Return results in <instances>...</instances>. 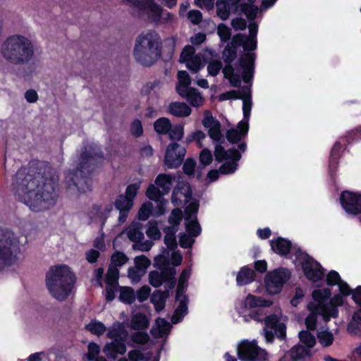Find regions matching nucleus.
Listing matches in <instances>:
<instances>
[{"instance_id": "obj_30", "label": "nucleus", "mask_w": 361, "mask_h": 361, "mask_svg": "<svg viewBox=\"0 0 361 361\" xmlns=\"http://www.w3.org/2000/svg\"><path fill=\"white\" fill-rule=\"evenodd\" d=\"M171 326L169 322L158 318L151 329V334L155 338L166 339L171 331Z\"/></svg>"}, {"instance_id": "obj_54", "label": "nucleus", "mask_w": 361, "mask_h": 361, "mask_svg": "<svg viewBox=\"0 0 361 361\" xmlns=\"http://www.w3.org/2000/svg\"><path fill=\"white\" fill-rule=\"evenodd\" d=\"M147 235L152 240H158L161 238V234L158 228L156 221H149L147 224V228L146 230Z\"/></svg>"}, {"instance_id": "obj_32", "label": "nucleus", "mask_w": 361, "mask_h": 361, "mask_svg": "<svg viewBox=\"0 0 361 361\" xmlns=\"http://www.w3.org/2000/svg\"><path fill=\"white\" fill-rule=\"evenodd\" d=\"M182 98L185 99L192 106L200 107L204 104V98L202 93L195 87H190L179 94Z\"/></svg>"}, {"instance_id": "obj_7", "label": "nucleus", "mask_w": 361, "mask_h": 361, "mask_svg": "<svg viewBox=\"0 0 361 361\" xmlns=\"http://www.w3.org/2000/svg\"><path fill=\"white\" fill-rule=\"evenodd\" d=\"M0 52L8 63L20 65L29 62L34 55V47L30 39L21 35L8 37L1 44Z\"/></svg>"}, {"instance_id": "obj_28", "label": "nucleus", "mask_w": 361, "mask_h": 361, "mask_svg": "<svg viewBox=\"0 0 361 361\" xmlns=\"http://www.w3.org/2000/svg\"><path fill=\"white\" fill-rule=\"evenodd\" d=\"M127 351L125 342L111 341L107 342L103 347V353L110 359H116L118 355H124Z\"/></svg>"}, {"instance_id": "obj_25", "label": "nucleus", "mask_w": 361, "mask_h": 361, "mask_svg": "<svg viewBox=\"0 0 361 361\" xmlns=\"http://www.w3.org/2000/svg\"><path fill=\"white\" fill-rule=\"evenodd\" d=\"M240 99H242L243 101V111L244 118L239 122V127L243 128L244 132H247L249 128L248 121L252 109L251 92L250 87H244L240 89Z\"/></svg>"}, {"instance_id": "obj_21", "label": "nucleus", "mask_w": 361, "mask_h": 361, "mask_svg": "<svg viewBox=\"0 0 361 361\" xmlns=\"http://www.w3.org/2000/svg\"><path fill=\"white\" fill-rule=\"evenodd\" d=\"M340 202L346 213L353 215L361 214V194L349 191L343 192Z\"/></svg>"}, {"instance_id": "obj_6", "label": "nucleus", "mask_w": 361, "mask_h": 361, "mask_svg": "<svg viewBox=\"0 0 361 361\" xmlns=\"http://www.w3.org/2000/svg\"><path fill=\"white\" fill-rule=\"evenodd\" d=\"M99 149L90 147L86 149L85 152L81 157L79 163L80 169L78 168V158L74 161L75 169L69 170L65 177V182L70 192L73 195H80L88 191L90 188V180L83 176L84 171H87L90 165L93 164L97 158L101 157Z\"/></svg>"}, {"instance_id": "obj_48", "label": "nucleus", "mask_w": 361, "mask_h": 361, "mask_svg": "<svg viewBox=\"0 0 361 361\" xmlns=\"http://www.w3.org/2000/svg\"><path fill=\"white\" fill-rule=\"evenodd\" d=\"M157 209V205L154 208L152 202H146L142 205L138 212V219L142 221H145L149 218L150 214L157 216L154 214V211Z\"/></svg>"}, {"instance_id": "obj_15", "label": "nucleus", "mask_w": 361, "mask_h": 361, "mask_svg": "<svg viewBox=\"0 0 361 361\" xmlns=\"http://www.w3.org/2000/svg\"><path fill=\"white\" fill-rule=\"evenodd\" d=\"M190 274L191 272L189 269H184L180 276L176 290V300L178 302V305L171 318L173 324L180 322L188 313V298L183 293L187 288V283Z\"/></svg>"}, {"instance_id": "obj_12", "label": "nucleus", "mask_w": 361, "mask_h": 361, "mask_svg": "<svg viewBox=\"0 0 361 361\" xmlns=\"http://www.w3.org/2000/svg\"><path fill=\"white\" fill-rule=\"evenodd\" d=\"M170 8L176 4L177 0H163ZM125 4L137 9L140 15L154 22L169 18L170 14L162 11L155 0H124Z\"/></svg>"}, {"instance_id": "obj_1", "label": "nucleus", "mask_w": 361, "mask_h": 361, "mask_svg": "<svg viewBox=\"0 0 361 361\" xmlns=\"http://www.w3.org/2000/svg\"><path fill=\"white\" fill-rule=\"evenodd\" d=\"M58 177L49 167L37 172L33 169H20L16 176L14 190L19 198L30 209L39 212L53 207L58 195Z\"/></svg>"}, {"instance_id": "obj_18", "label": "nucleus", "mask_w": 361, "mask_h": 361, "mask_svg": "<svg viewBox=\"0 0 361 361\" xmlns=\"http://www.w3.org/2000/svg\"><path fill=\"white\" fill-rule=\"evenodd\" d=\"M238 355L243 361H264L267 359V353L255 340L241 341L238 345Z\"/></svg>"}, {"instance_id": "obj_60", "label": "nucleus", "mask_w": 361, "mask_h": 361, "mask_svg": "<svg viewBox=\"0 0 361 361\" xmlns=\"http://www.w3.org/2000/svg\"><path fill=\"white\" fill-rule=\"evenodd\" d=\"M140 186L141 181H137L129 185L126 188V195L124 196L128 199H130L133 202V200L135 197L137 191L140 188Z\"/></svg>"}, {"instance_id": "obj_59", "label": "nucleus", "mask_w": 361, "mask_h": 361, "mask_svg": "<svg viewBox=\"0 0 361 361\" xmlns=\"http://www.w3.org/2000/svg\"><path fill=\"white\" fill-rule=\"evenodd\" d=\"M128 261V257L123 252H117L111 257L112 266L109 267H115L123 266Z\"/></svg>"}, {"instance_id": "obj_17", "label": "nucleus", "mask_w": 361, "mask_h": 361, "mask_svg": "<svg viewBox=\"0 0 361 361\" xmlns=\"http://www.w3.org/2000/svg\"><path fill=\"white\" fill-rule=\"evenodd\" d=\"M290 277V271L284 268L268 272L264 278V286L267 292L269 295L279 293Z\"/></svg>"}, {"instance_id": "obj_42", "label": "nucleus", "mask_w": 361, "mask_h": 361, "mask_svg": "<svg viewBox=\"0 0 361 361\" xmlns=\"http://www.w3.org/2000/svg\"><path fill=\"white\" fill-rule=\"evenodd\" d=\"M169 290H166L164 292L157 290L153 293L151 301L154 305V307L157 312L162 310L165 307L166 299L169 298Z\"/></svg>"}, {"instance_id": "obj_39", "label": "nucleus", "mask_w": 361, "mask_h": 361, "mask_svg": "<svg viewBox=\"0 0 361 361\" xmlns=\"http://www.w3.org/2000/svg\"><path fill=\"white\" fill-rule=\"evenodd\" d=\"M293 360H305L311 357V349L302 345L294 346L288 354Z\"/></svg>"}, {"instance_id": "obj_9", "label": "nucleus", "mask_w": 361, "mask_h": 361, "mask_svg": "<svg viewBox=\"0 0 361 361\" xmlns=\"http://www.w3.org/2000/svg\"><path fill=\"white\" fill-rule=\"evenodd\" d=\"M326 281L329 286H337L340 295L344 298L352 295L355 302L361 307V286L352 290L349 285L341 279L339 274L336 271H331L326 276ZM348 331L355 335H361V308L353 315L352 320L348 325Z\"/></svg>"}, {"instance_id": "obj_35", "label": "nucleus", "mask_w": 361, "mask_h": 361, "mask_svg": "<svg viewBox=\"0 0 361 361\" xmlns=\"http://www.w3.org/2000/svg\"><path fill=\"white\" fill-rule=\"evenodd\" d=\"M170 114L177 117H188L192 113L191 108L184 102H175L169 106Z\"/></svg>"}, {"instance_id": "obj_16", "label": "nucleus", "mask_w": 361, "mask_h": 361, "mask_svg": "<svg viewBox=\"0 0 361 361\" xmlns=\"http://www.w3.org/2000/svg\"><path fill=\"white\" fill-rule=\"evenodd\" d=\"M287 317L281 312L267 317L264 319V336L267 342H271L274 336L283 338L286 335Z\"/></svg>"}, {"instance_id": "obj_22", "label": "nucleus", "mask_w": 361, "mask_h": 361, "mask_svg": "<svg viewBox=\"0 0 361 361\" xmlns=\"http://www.w3.org/2000/svg\"><path fill=\"white\" fill-rule=\"evenodd\" d=\"M180 61L184 63L186 67L192 73H197L204 66V63L200 56L195 54L192 46H186L180 56Z\"/></svg>"}, {"instance_id": "obj_13", "label": "nucleus", "mask_w": 361, "mask_h": 361, "mask_svg": "<svg viewBox=\"0 0 361 361\" xmlns=\"http://www.w3.org/2000/svg\"><path fill=\"white\" fill-rule=\"evenodd\" d=\"M241 0H218L216 1L217 15L223 20H226L230 13H243L248 19H254L258 12V7L253 4L255 0H247L249 4H239Z\"/></svg>"}, {"instance_id": "obj_26", "label": "nucleus", "mask_w": 361, "mask_h": 361, "mask_svg": "<svg viewBox=\"0 0 361 361\" xmlns=\"http://www.w3.org/2000/svg\"><path fill=\"white\" fill-rule=\"evenodd\" d=\"M164 195L165 194L153 184L149 185L146 191L147 197L154 201L157 205V209L154 212L157 216H160L164 213L166 206L168 204V201L162 198Z\"/></svg>"}, {"instance_id": "obj_56", "label": "nucleus", "mask_w": 361, "mask_h": 361, "mask_svg": "<svg viewBox=\"0 0 361 361\" xmlns=\"http://www.w3.org/2000/svg\"><path fill=\"white\" fill-rule=\"evenodd\" d=\"M130 339L135 344L145 345L149 342V336L147 333L140 331L133 333Z\"/></svg>"}, {"instance_id": "obj_37", "label": "nucleus", "mask_w": 361, "mask_h": 361, "mask_svg": "<svg viewBox=\"0 0 361 361\" xmlns=\"http://www.w3.org/2000/svg\"><path fill=\"white\" fill-rule=\"evenodd\" d=\"M254 279V271L247 267H243L237 274L236 282L238 286H244L252 282Z\"/></svg>"}, {"instance_id": "obj_36", "label": "nucleus", "mask_w": 361, "mask_h": 361, "mask_svg": "<svg viewBox=\"0 0 361 361\" xmlns=\"http://www.w3.org/2000/svg\"><path fill=\"white\" fill-rule=\"evenodd\" d=\"M142 224L138 222H133L126 229V234L130 240L137 243L144 238L142 231Z\"/></svg>"}, {"instance_id": "obj_20", "label": "nucleus", "mask_w": 361, "mask_h": 361, "mask_svg": "<svg viewBox=\"0 0 361 361\" xmlns=\"http://www.w3.org/2000/svg\"><path fill=\"white\" fill-rule=\"evenodd\" d=\"M202 123L204 128L207 130L208 135L210 139L216 144L221 145V142L224 140V136L221 133V125L220 122L213 116L212 114L209 110L204 111V118Z\"/></svg>"}, {"instance_id": "obj_10", "label": "nucleus", "mask_w": 361, "mask_h": 361, "mask_svg": "<svg viewBox=\"0 0 361 361\" xmlns=\"http://www.w3.org/2000/svg\"><path fill=\"white\" fill-rule=\"evenodd\" d=\"M22 259L20 236L10 230H0V269Z\"/></svg>"}, {"instance_id": "obj_29", "label": "nucleus", "mask_w": 361, "mask_h": 361, "mask_svg": "<svg viewBox=\"0 0 361 361\" xmlns=\"http://www.w3.org/2000/svg\"><path fill=\"white\" fill-rule=\"evenodd\" d=\"M128 332L125 324L122 322H115L109 328H106V337L111 341L125 342Z\"/></svg>"}, {"instance_id": "obj_47", "label": "nucleus", "mask_w": 361, "mask_h": 361, "mask_svg": "<svg viewBox=\"0 0 361 361\" xmlns=\"http://www.w3.org/2000/svg\"><path fill=\"white\" fill-rule=\"evenodd\" d=\"M206 138V134L201 130H197L189 135L185 138L187 143H191L195 142L198 147L202 148L204 147L203 140Z\"/></svg>"}, {"instance_id": "obj_4", "label": "nucleus", "mask_w": 361, "mask_h": 361, "mask_svg": "<svg viewBox=\"0 0 361 361\" xmlns=\"http://www.w3.org/2000/svg\"><path fill=\"white\" fill-rule=\"evenodd\" d=\"M331 294V292L329 288L318 289L312 292L313 301L307 305L310 314L305 320L308 329H315L317 315H321L326 322L338 316V307L343 304V297L335 295L330 299Z\"/></svg>"}, {"instance_id": "obj_14", "label": "nucleus", "mask_w": 361, "mask_h": 361, "mask_svg": "<svg viewBox=\"0 0 361 361\" xmlns=\"http://www.w3.org/2000/svg\"><path fill=\"white\" fill-rule=\"evenodd\" d=\"M249 37L242 35H236L233 37L232 42L227 44L224 50L223 55L227 61H232L235 56V49L237 46L242 45L245 51H252L257 47V34L258 26L255 23L249 25Z\"/></svg>"}, {"instance_id": "obj_43", "label": "nucleus", "mask_w": 361, "mask_h": 361, "mask_svg": "<svg viewBox=\"0 0 361 361\" xmlns=\"http://www.w3.org/2000/svg\"><path fill=\"white\" fill-rule=\"evenodd\" d=\"M317 340L322 346L326 348L333 344L334 336L329 329L321 328L317 331Z\"/></svg>"}, {"instance_id": "obj_31", "label": "nucleus", "mask_w": 361, "mask_h": 361, "mask_svg": "<svg viewBox=\"0 0 361 361\" xmlns=\"http://www.w3.org/2000/svg\"><path fill=\"white\" fill-rule=\"evenodd\" d=\"M133 205V202L125 197L120 195L115 201V207L119 211L118 221L123 224L126 221L128 214Z\"/></svg>"}, {"instance_id": "obj_11", "label": "nucleus", "mask_w": 361, "mask_h": 361, "mask_svg": "<svg viewBox=\"0 0 361 361\" xmlns=\"http://www.w3.org/2000/svg\"><path fill=\"white\" fill-rule=\"evenodd\" d=\"M214 156L218 161H224V164L220 166L219 171L217 170H212L208 173L207 177L212 181L218 179L219 173L222 174L233 173L238 168L237 162L241 158V154L237 149H230L226 151L224 148L219 145L215 147Z\"/></svg>"}, {"instance_id": "obj_64", "label": "nucleus", "mask_w": 361, "mask_h": 361, "mask_svg": "<svg viewBox=\"0 0 361 361\" xmlns=\"http://www.w3.org/2000/svg\"><path fill=\"white\" fill-rule=\"evenodd\" d=\"M196 162L192 159H188L185 161L183 170L184 173L188 176H191L194 173Z\"/></svg>"}, {"instance_id": "obj_3", "label": "nucleus", "mask_w": 361, "mask_h": 361, "mask_svg": "<svg viewBox=\"0 0 361 361\" xmlns=\"http://www.w3.org/2000/svg\"><path fill=\"white\" fill-rule=\"evenodd\" d=\"M172 202L176 206L182 203L188 204L185 210L186 232L180 233L179 242L182 247H190L195 242V238L201 232V227L197 220L199 202L192 197L191 189L187 183H180L176 187L173 192Z\"/></svg>"}, {"instance_id": "obj_40", "label": "nucleus", "mask_w": 361, "mask_h": 361, "mask_svg": "<svg viewBox=\"0 0 361 361\" xmlns=\"http://www.w3.org/2000/svg\"><path fill=\"white\" fill-rule=\"evenodd\" d=\"M191 80L189 74L185 71H180L178 73V84L176 89L178 94H183L185 91L190 89Z\"/></svg>"}, {"instance_id": "obj_57", "label": "nucleus", "mask_w": 361, "mask_h": 361, "mask_svg": "<svg viewBox=\"0 0 361 361\" xmlns=\"http://www.w3.org/2000/svg\"><path fill=\"white\" fill-rule=\"evenodd\" d=\"M135 267L140 269L146 274L147 269L151 264V261L145 256L140 255L134 259Z\"/></svg>"}, {"instance_id": "obj_63", "label": "nucleus", "mask_w": 361, "mask_h": 361, "mask_svg": "<svg viewBox=\"0 0 361 361\" xmlns=\"http://www.w3.org/2000/svg\"><path fill=\"white\" fill-rule=\"evenodd\" d=\"M221 68L222 64L219 60L213 61L208 64V73L212 76H216L219 73Z\"/></svg>"}, {"instance_id": "obj_8", "label": "nucleus", "mask_w": 361, "mask_h": 361, "mask_svg": "<svg viewBox=\"0 0 361 361\" xmlns=\"http://www.w3.org/2000/svg\"><path fill=\"white\" fill-rule=\"evenodd\" d=\"M161 40L155 31L141 33L135 40L133 56L142 66H152L159 58Z\"/></svg>"}, {"instance_id": "obj_46", "label": "nucleus", "mask_w": 361, "mask_h": 361, "mask_svg": "<svg viewBox=\"0 0 361 361\" xmlns=\"http://www.w3.org/2000/svg\"><path fill=\"white\" fill-rule=\"evenodd\" d=\"M119 299L124 303L132 304L135 300V293L134 290L130 287H121Z\"/></svg>"}, {"instance_id": "obj_53", "label": "nucleus", "mask_w": 361, "mask_h": 361, "mask_svg": "<svg viewBox=\"0 0 361 361\" xmlns=\"http://www.w3.org/2000/svg\"><path fill=\"white\" fill-rule=\"evenodd\" d=\"M247 133L244 132L243 128L239 127V124L236 129L232 128L227 131L226 137L229 142H236L240 140L242 137L245 136Z\"/></svg>"}, {"instance_id": "obj_52", "label": "nucleus", "mask_w": 361, "mask_h": 361, "mask_svg": "<svg viewBox=\"0 0 361 361\" xmlns=\"http://www.w3.org/2000/svg\"><path fill=\"white\" fill-rule=\"evenodd\" d=\"M299 338L301 343L310 349H312L316 343L314 336L308 331H300L299 334Z\"/></svg>"}, {"instance_id": "obj_19", "label": "nucleus", "mask_w": 361, "mask_h": 361, "mask_svg": "<svg viewBox=\"0 0 361 361\" xmlns=\"http://www.w3.org/2000/svg\"><path fill=\"white\" fill-rule=\"evenodd\" d=\"M296 261L302 266L304 273L309 280L318 281L323 278L324 272L320 264L307 254L300 252L296 257Z\"/></svg>"}, {"instance_id": "obj_50", "label": "nucleus", "mask_w": 361, "mask_h": 361, "mask_svg": "<svg viewBox=\"0 0 361 361\" xmlns=\"http://www.w3.org/2000/svg\"><path fill=\"white\" fill-rule=\"evenodd\" d=\"M224 77L229 80L231 85L238 87L240 84V77L238 74L234 73L233 68L231 66L227 65L223 69Z\"/></svg>"}, {"instance_id": "obj_62", "label": "nucleus", "mask_w": 361, "mask_h": 361, "mask_svg": "<svg viewBox=\"0 0 361 361\" xmlns=\"http://www.w3.org/2000/svg\"><path fill=\"white\" fill-rule=\"evenodd\" d=\"M213 160L212 152L208 149H203L200 154V162L203 166H207Z\"/></svg>"}, {"instance_id": "obj_5", "label": "nucleus", "mask_w": 361, "mask_h": 361, "mask_svg": "<svg viewBox=\"0 0 361 361\" xmlns=\"http://www.w3.org/2000/svg\"><path fill=\"white\" fill-rule=\"evenodd\" d=\"M75 279L73 273L66 265L51 267L46 275V287L50 295L63 302L71 295Z\"/></svg>"}, {"instance_id": "obj_41", "label": "nucleus", "mask_w": 361, "mask_h": 361, "mask_svg": "<svg viewBox=\"0 0 361 361\" xmlns=\"http://www.w3.org/2000/svg\"><path fill=\"white\" fill-rule=\"evenodd\" d=\"M149 324V320L147 317L140 312L134 314L131 318V328L135 330L146 329Z\"/></svg>"}, {"instance_id": "obj_49", "label": "nucleus", "mask_w": 361, "mask_h": 361, "mask_svg": "<svg viewBox=\"0 0 361 361\" xmlns=\"http://www.w3.org/2000/svg\"><path fill=\"white\" fill-rule=\"evenodd\" d=\"M171 121L169 118L162 117L157 119L154 123V128L159 134H168L171 128Z\"/></svg>"}, {"instance_id": "obj_51", "label": "nucleus", "mask_w": 361, "mask_h": 361, "mask_svg": "<svg viewBox=\"0 0 361 361\" xmlns=\"http://www.w3.org/2000/svg\"><path fill=\"white\" fill-rule=\"evenodd\" d=\"M86 329L92 334L100 336L106 331V326L101 322L92 320L86 326Z\"/></svg>"}, {"instance_id": "obj_24", "label": "nucleus", "mask_w": 361, "mask_h": 361, "mask_svg": "<svg viewBox=\"0 0 361 361\" xmlns=\"http://www.w3.org/2000/svg\"><path fill=\"white\" fill-rule=\"evenodd\" d=\"M119 271L117 268L109 267L105 278L106 283L105 289V298L108 301H112L115 298V293L117 290Z\"/></svg>"}, {"instance_id": "obj_27", "label": "nucleus", "mask_w": 361, "mask_h": 361, "mask_svg": "<svg viewBox=\"0 0 361 361\" xmlns=\"http://www.w3.org/2000/svg\"><path fill=\"white\" fill-rule=\"evenodd\" d=\"M255 54L252 53L245 54L240 61V71L245 82H249L252 79L254 71Z\"/></svg>"}, {"instance_id": "obj_23", "label": "nucleus", "mask_w": 361, "mask_h": 361, "mask_svg": "<svg viewBox=\"0 0 361 361\" xmlns=\"http://www.w3.org/2000/svg\"><path fill=\"white\" fill-rule=\"evenodd\" d=\"M185 155V149L177 143L170 144L166 149L165 164L168 168H176L180 165Z\"/></svg>"}, {"instance_id": "obj_45", "label": "nucleus", "mask_w": 361, "mask_h": 361, "mask_svg": "<svg viewBox=\"0 0 361 361\" xmlns=\"http://www.w3.org/2000/svg\"><path fill=\"white\" fill-rule=\"evenodd\" d=\"M172 177L169 175L159 174L156 180L155 183L158 188L161 189L164 194H167L171 188Z\"/></svg>"}, {"instance_id": "obj_33", "label": "nucleus", "mask_w": 361, "mask_h": 361, "mask_svg": "<svg viewBox=\"0 0 361 361\" xmlns=\"http://www.w3.org/2000/svg\"><path fill=\"white\" fill-rule=\"evenodd\" d=\"M272 302L269 300L263 299L261 297L248 294L242 302V306L245 309L252 310L259 307H269Z\"/></svg>"}, {"instance_id": "obj_34", "label": "nucleus", "mask_w": 361, "mask_h": 361, "mask_svg": "<svg viewBox=\"0 0 361 361\" xmlns=\"http://www.w3.org/2000/svg\"><path fill=\"white\" fill-rule=\"evenodd\" d=\"M101 348L99 344L91 342L87 345V350L84 354L83 361H107L106 358L101 355Z\"/></svg>"}, {"instance_id": "obj_58", "label": "nucleus", "mask_w": 361, "mask_h": 361, "mask_svg": "<svg viewBox=\"0 0 361 361\" xmlns=\"http://www.w3.org/2000/svg\"><path fill=\"white\" fill-rule=\"evenodd\" d=\"M145 274V273L142 270L137 269L135 266L128 269V276L133 283L139 282Z\"/></svg>"}, {"instance_id": "obj_44", "label": "nucleus", "mask_w": 361, "mask_h": 361, "mask_svg": "<svg viewBox=\"0 0 361 361\" xmlns=\"http://www.w3.org/2000/svg\"><path fill=\"white\" fill-rule=\"evenodd\" d=\"M150 357L148 353L145 354L139 349L130 350L127 357H122L118 361H149Z\"/></svg>"}, {"instance_id": "obj_61", "label": "nucleus", "mask_w": 361, "mask_h": 361, "mask_svg": "<svg viewBox=\"0 0 361 361\" xmlns=\"http://www.w3.org/2000/svg\"><path fill=\"white\" fill-rule=\"evenodd\" d=\"M217 34L220 37L221 42H224L228 41L231 35L230 28L222 23L219 25L217 27Z\"/></svg>"}, {"instance_id": "obj_2", "label": "nucleus", "mask_w": 361, "mask_h": 361, "mask_svg": "<svg viewBox=\"0 0 361 361\" xmlns=\"http://www.w3.org/2000/svg\"><path fill=\"white\" fill-rule=\"evenodd\" d=\"M182 220V212L179 209H173L169 218V226H167L164 232V243L167 249H164L161 253L154 258V265L161 269L152 271L149 274V283L157 288L165 283V288L172 289L176 284V269L174 267L178 266L182 262V255L176 250L177 243L175 233L178 231V226Z\"/></svg>"}, {"instance_id": "obj_38", "label": "nucleus", "mask_w": 361, "mask_h": 361, "mask_svg": "<svg viewBox=\"0 0 361 361\" xmlns=\"http://www.w3.org/2000/svg\"><path fill=\"white\" fill-rule=\"evenodd\" d=\"M270 243L272 250L281 255H285L288 254L291 245L289 240L282 238H278L276 240H272L270 241Z\"/></svg>"}, {"instance_id": "obj_55", "label": "nucleus", "mask_w": 361, "mask_h": 361, "mask_svg": "<svg viewBox=\"0 0 361 361\" xmlns=\"http://www.w3.org/2000/svg\"><path fill=\"white\" fill-rule=\"evenodd\" d=\"M171 140H180L184 135V127L182 124L171 125V128L168 133Z\"/></svg>"}]
</instances>
